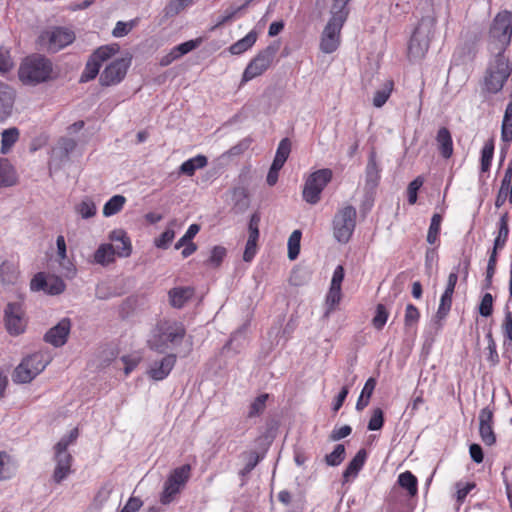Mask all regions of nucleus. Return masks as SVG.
Returning a JSON list of instances; mask_svg holds the SVG:
<instances>
[{
    "mask_svg": "<svg viewBox=\"0 0 512 512\" xmlns=\"http://www.w3.org/2000/svg\"><path fill=\"white\" fill-rule=\"evenodd\" d=\"M139 24V18L131 19L128 22L118 21L112 31V35L116 38L124 37Z\"/></svg>",
    "mask_w": 512,
    "mask_h": 512,
    "instance_id": "nucleus-49",
    "label": "nucleus"
},
{
    "mask_svg": "<svg viewBox=\"0 0 512 512\" xmlns=\"http://www.w3.org/2000/svg\"><path fill=\"white\" fill-rule=\"evenodd\" d=\"M113 489L114 486L111 482L107 481L103 483L95 494L93 501L90 504V509L94 510L95 512H99L110 498Z\"/></svg>",
    "mask_w": 512,
    "mask_h": 512,
    "instance_id": "nucleus-25",
    "label": "nucleus"
},
{
    "mask_svg": "<svg viewBox=\"0 0 512 512\" xmlns=\"http://www.w3.org/2000/svg\"><path fill=\"white\" fill-rule=\"evenodd\" d=\"M260 221H261V215L258 211L254 212L250 216V219L248 222V232H249L248 239H253V240L258 241L259 235H260V232H259Z\"/></svg>",
    "mask_w": 512,
    "mask_h": 512,
    "instance_id": "nucleus-60",
    "label": "nucleus"
},
{
    "mask_svg": "<svg viewBox=\"0 0 512 512\" xmlns=\"http://www.w3.org/2000/svg\"><path fill=\"white\" fill-rule=\"evenodd\" d=\"M76 211L83 219H89L96 214V205L90 198H85L76 206Z\"/></svg>",
    "mask_w": 512,
    "mask_h": 512,
    "instance_id": "nucleus-54",
    "label": "nucleus"
},
{
    "mask_svg": "<svg viewBox=\"0 0 512 512\" xmlns=\"http://www.w3.org/2000/svg\"><path fill=\"white\" fill-rule=\"evenodd\" d=\"M367 453L365 449H360L353 459L349 462L343 472V478L348 481L350 477H356L365 464Z\"/></svg>",
    "mask_w": 512,
    "mask_h": 512,
    "instance_id": "nucleus-24",
    "label": "nucleus"
},
{
    "mask_svg": "<svg viewBox=\"0 0 512 512\" xmlns=\"http://www.w3.org/2000/svg\"><path fill=\"white\" fill-rule=\"evenodd\" d=\"M4 323L7 332L12 336H18L25 332V310L21 302H9L4 309Z\"/></svg>",
    "mask_w": 512,
    "mask_h": 512,
    "instance_id": "nucleus-14",
    "label": "nucleus"
},
{
    "mask_svg": "<svg viewBox=\"0 0 512 512\" xmlns=\"http://www.w3.org/2000/svg\"><path fill=\"white\" fill-rule=\"evenodd\" d=\"M175 363L176 354H160L150 361L147 375L155 381H162L170 374Z\"/></svg>",
    "mask_w": 512,
    "mask_h": 512,
    "instance_id": "nucleus-16",
    "label": "nucleus"
},
{
    "mask_svg": "<svg viewBox=\"0 0 512 512\" xmlns=\"http://www.w3.org/2000/svg\"><path fill=\"white\" fill-rule=\"evenodd\" d=\"M442 220H443V217L439 213H434L431 218V222H430V226H429L427 238H426L427 242L431 245L435 244L439 238Z\"/></svg>",
    "mask_w": 512,
    "mask_h": 512,
    "instance_id": "nucleus-42",
    "label": "nucleus"
},
{
    "mask_svg": "<svg viewBox=\"0 0 512 512\" xmlns=\"http://www.w3.org/2000/svg\"><path fill=\"white\" fill-rule=\"evenodd\" d=\"M393 87H394L393 80H387L384 83L383 88L380 90H377L375 92L374 98H373V105L377 108L382 107L389 99L391 92L393 90Z\"/></svg>",
    "mask_w": 512,
    "mask_h": 512,
    "instance_id": "nucleus-43",
    "label": "nucleus"
},
{
    "mask_svg": "<svg viewBox=\"0 0 512 512\" xmlns=\"http://www.w3.org/2000/svg\"><path fill=\"white\" fill-rule=\"evenodd\" d=\"M100 68V63H98L92 56H90L85 64L83 72L81 73L79 82L87 83L95 79L99 74Z\"/></svg>",
    "mask_w": 512,
    "mask_h": 512,
    "instance_id": "nucleus-39",
    "label": "nucleus"
},
{
    "mask_svg": "<svg viewBox=\"0 0 512 512\" xmlns=\"http://www.w3.org/2000/svg\"><path fill=\"white\" fill-rule=\"evenodd\" d=\"M191 466L189 464L175 468L164 483L163 491L160 495V502L168 505L174 501L190 478Z\"/></svg>",
    "mask_w": 512,
    "mask_h": 512,
    "instance_id": "nucleus-11",
    "label": "nucleus"
},
{
    "mask_svg": "<svg viewBox=\"0 0 512 512\" xmlns=\"http://www.w3.org/2000/svg\"><path fill=\"white\" fill-rule=\"evenodd\" d=\"M15 171L7 159L0 158V187H9L15 184Z\"/></svg>",
    "mask_w": 512,
    "mask_h": 512,
    "instance_id": "nucleus-34",
    "label": "nucleus"
},
{
    "mask_svg": "<svg viewBox=\"0 0 512 512\" xmlns=\"http://www.w3.org/2000/svg\"><path fill=\"white\" fill-rule=\"evenodd\" d=\"M333 172L329 168L319 169L309 175L302 191L303 199L311 204H317L321 199V193L332 180Z\"/></svg>",
    "mask_w": 512,
    "mask_h": 512,
    "instance_id": "nucleus-10",
    "label": "nucleus"
},
{
    "mask_svg": "<svg viewBox=\"0 0 512 512\" xmlns=\"http://www.w3.org/2000/svg\"><path fill=\"white\" fill-rule=\"evenodd\" d=\"M429 31L424 30V21L414 29L408 43V58L410 61L423 59L430 46Z\"/></svg>",
    "mask_w": 512,
    "mask_h": 512,
    "instance_id": "nucleus-15",
    "label": "nucleus"
},
{
    "mask_svg": "<svg viewBox=\"0 0 512 512\" xmlns=\"http://www.w3.org/2000/svg\"><path fill=\"white\" fill-rule=\"evenodd\" d=\"M346 20L347 18L341 14H331L321 36L320 49L324 53L330 54L336 51L340 43V32Z\"/></svg>",
    "mask_w": 512,
    "mask_h": 512,
    "instance_id": "nucleus-12",
    "label": "nucleus"
},
{
    "mask_svg": "<svg viewBox=\"0 0 512 512\" xmlns=\"http://www.w3.org/2000/svg\"><path fill=\"white\" fill-rule=\"evenodd\" d=\"M192 0H170L164 8V15L172 18L178 15Z\"/></svg>",
    "mask_w": 512,
    "mask_h": 512,
    "instance_id": "nucleus-50",
    "label": "nucleus"
},
{
    "mask_svg": "<svg viewBox=\"0 0 512 512\" xmlns=\"http://www.w3.org/2000/svg\"><path fill=\"white\" fill-rule=\"evenodd\" d=\"M345 455V446L343 444H337L334 450L325 456V462L328 466H338L343 462Z\"/></svg>",
    "mask_w": 512,
    "mask_h": 512,
    "instance_id": "nucleus-47",
    "label": "nucleus"
},
{
    "mask_svg": "<svg viewBox=\"0 0 512 512\" xmlns=\"http://www.w3.org/2000/svg\"><path fill=\"white\" fill-rule=\"evenodd\" d=\"M302 232L294 230L288 239V257L290 260H295L300 253V241Z\"/></svg>",
    "mask_w": 512,
    "mask_h": 512,
    "instance_id": "nucleus-45",
    "label": "nucleus"
},
{
    "mask_svg": "<svg viewBox=\"0 0 512 512\" xmlns=\"http://www.w3.org/2000/svg\"><path fill=\"white\" fill-rule=\"evenodd\" d=\"M15 468L6 452H0V481L12 477Z\"/></svg>",
    "mask_w": 512,
    "mask_h": 512,
    "instance_id": "nucleus-46",
    "label": "nucleus"
},
{
    "mask_svg": "<svg viewBox=\"0 0 512 512\" xmlns=\"http://www.w3.org/2000/svg\"><path fill=\"white\" fill-rule=\"evenodd\" d=\"M19 272L15 265L10 261L2 262L0 266L1 281L5 284H14L18 279Z\"/></svg>",
    "mask_w": 512,
    "mask_h": 512,
    "instance_id": "nucleus-41",
    "label": "nucleus"
},
{
    "mask_svg": "<svg viewBox=\"0 0 512 512\" xmlns=\"http://www.w3.org/2000/svg\"><path fill=\"white\" fill-rule=\"evenodd\" d=\"M132 57L117 58L110 62L99 77V83L102 87L115 86L122 82L131 65Z\"/></svg>",
    "mask_w": 512,
    "mask_h": 512,
    "instance_id": "nucleus-13",
    "label": "nucleus"
},
{
    "mask_svg": "<svg viewBox=\"0 0 512 512\" xmlns=\"http://www.w3.org/2000/svg\"><path fill=\"white\" fill-rule=\"evenodd\" d=\"M419 318L420 312L418 308L411 303L407 304L404 317L405 327L409 328L414 326L418 323Z\"/></svg>",
    "mask_w": 512,
    "mask_h": 512,
    "instance_id": "nucleus-61",
    "label": "nucleus"
},
{
    "mask_svg": "<svg viewBox=\"0 0 512 512\" xmlns=\"http://www.w3.org/2000/svg\"><path fill=\"white\" fill-rule=\"evenodd\" d=\"M291 152V141L289 138H283L276 150L273 161L280 163L284 166Z\"/></svg>",
    "mask_w": 512,
    "mask_h": 512,
    "instance_id": "nucleus-48",
    "label": "nucleus"
},
{
    "mask_svg": "<svg viewBox=\"0 0 512 512\" xmlns=\"http://www.w3.org/2000/svg\"><path fill=\"white\" fill-rule=\"evenodd\" d=\"M109 240L115 243L123 242V246L116 244L115 246L110 243H104L94 252V263L108 266L115 262V256L121 258L129 257L132 254L131 239L124 229H114L109 233Z\"/></svg>",
    "mask_w": 512,
    "mask_h": 512,
    "instance_id": "nucleus-4",
    "label": "nucleus"
},
{
    "mask_svg": "<svg viewBox=\"0 0 512 512\" xmlns=\"http://www.w3.org/2000/svg\"><path fill=\"white\" fill-rule=\"evenodd\" d=\"M257 40L256 31H250L245 37L233 43L229 47V52L233 55H240L249 50Z\"/></svg>",
    "mask_w": 512,
    "mask_h": 512,
    "instance_id": "nucleus-29",
    "label": "nucleus"
},
{
    "mask_svg": "<svg viewBox=\"0 0 512 512\" xmlns=\"http://www.w3.org/2000/svg\"><path fill=\"white\" fill-rule=\"evenodd\" d=\"M493 411L485 407L479 414V433L484 444L491 446L496 442V436L492 428Z\"/></svg>",
    "mask_w": 512,
    "mask_h": 512,
    "instance_id": "nucleus-20",
    "label": "nucleus"
},
{
    "mask_svg": "<svg viewBox=\"0 0 512 512\" xmlns=\"http://www.w3.org/2000/svg\"><path fill=\"white\" fill-rule=\"evenodd\" d=\"M509 215L508 212H505L499 219L498 223V235L496 236L494 240V247L493 250H499L502 249L505 246V243L509 236Z\"/></svg>",
    "mask_w": 512,
    "mask_h": 512,
    "instance_id": "nucleus-30",
    "label": "nucleus"
},
{
    "mask_svg": "<svg viewBox=\"0 0 512 512\" xmlns=\"http://www.w3.org/2000/svg\"><path fill=\"white\" fill-rule=\"evenodd\" d=\"M424 183V179L422 176L416 177L413 181H411L407 187L408 194V203L413 205L417 202L418 199V191L422 187Z\"/></svg>",
    "mask_w": 512,
    "mask_h": 512,
    "instance_id": "nucleus-56",
    "label": "nucleus"
},
{
    "mask_svg": "<svg viewBox=\"0 0 512 512\" xmlns=\"http://www.w3.org/2000/svg\"><path fill=\"white\" fill-rule=\"evenodd\" d=\"M51 59L40 53L25 57L18 69V78L24 85L36 86L58 79Z\"/></svg>",
    "mask_w": 512,
    "mask_h": 512,
    "instance_id": "nucleus-1",
    "label": "nucleus"
},
{
    "mask_svg": "<svg viewBox=\"0 0 512 512\" xmlns=\"http://www.w3.org/2000/svg\"><path fill=\"white\" fill-rule=\"evenodd\" d=\"M242 456L245 458L246 463L245 466L239 471V476L242 478V485H244L246 482V477L263 459V456H261L256 451L245 452L242 454Z\"/></svg>",
    "mask_w": 512,
    "mask_h": 512,
    "instance_id": "nucleus-31",
    "label": "nucleus"
},
{
    "mask_svg": "<svg viewBox=\"0 0 512 512\" xmlns=\"http://www.w3.org/2000/svg\"><path fill=\"white\" fill-rule=\"evenodd\" d=\"M19 129L17 127H11L8 129H5L1 133V153L7 154L12 146L18 141L19 139Z\"/></svg>",
    "mask_w": 512,
    "mask_h": 512,
    "instance_id": "nucleus-35",
    "label": "nucleus"
},
{
    "mask_svg": "<svg viewBox=\"0 0 512 512\" xmlns=\"http://www.w3.org/2000/svg\"><path fill=\"white\" fill-rule=\"evenodd\" d=\"M202 41H203V39L201 37L192 39V40L183 42L179 45H176L175 47H173V50L180 58V57L188 54L189 52L195 50L196 48H198L201 45Z\"/></svg>",
    "mask_w": 512,
    "mask_h": 512,
    "instance_id": "nucleus-53",
    "label": "nucleus"
},
{
    "mask_svg": "<svg viewBox=\"0 0 512 512\" xmlns=\"http://www.w3.org/2000/svg\"><path fill=\"white\" fill-rule=\"evenodd\" d=\"M280 49V42L273 41L266 48L260 50L246 66L241 79V86L257 76L266 72L273 63L276 54Z\"/></svg>",
    "mask_w": 512,
    "mask_h": 512,
    "instance_id": "nucleus-7",
    "label": "nucleus"
},
{
    "mask_svg": "<svg viewBox=\"0 0 512 512\" xmlns=\"http://www.w3.org/2000/svg\"><path fill=\"white\" fill-rule=\"evenodd\" d=\"M511 74V62L505 54L497 52L494 60L488 64L481 81L482 95L486 97V95H495L502 91Z\"/></svg>",
    "mask_w": 512,
    "mask_h": 512,
    "instance_id": "nucleus-3",
    "label": "nucleus"
},
{
    "mask_svg": "<svg viewBox=\"0 0 512 512\" xmlns=\"http://www.w3.org/2000/svg\"><path fill=\"white\" fill-rule=\"evenodd\" d=\"M75 33L69 28L55 26L44 30L38 37V44L50 53H57L75 41Z\"/></svg>",
    "mask_w": 512,
    "mask_h": 512,
    "instance_id": "nucleus-9",
    "label": "nucleus"
},
{
    "mask_svg": "<svg viewBox=\"0 0 512 512\" xmlns=\"http://www.w3.org/2000/svg\"><path fill=\"white\" fill-rule=\"evenodd\" d=\"M452 297L453 294L448 293V291H444L441 298L438 310L435 314V319L437 321H441L446 318L452 306Z\"/></svg>",
    "mask_w": 512,
    "mask_h": 512,
    "instance_id": "nucleus-44",
    "label": "nucleus"
},
{
    "mask_svg": "<svg viewBox=\"0 0 512 512\" xmlns=\"http://www.w3.org/2000/svg\"><path fill=\"white\" fill-rule=\"evenodd\" d=\"M227 255L225 247L216 245L210 251V256L204 261V265L211 268H219Z\"/></svg>",
    "mask_w": 512,
    "mask_h": 512,
    "instance_id": "nucleus-38",
    "label": "nucleus"
},
{
    "mask_svg": "<svg viewBox=\"0 0 512 512\" xmlns=\"http://www.w3.org/2000/svg\"><path fill=\"white\" fill-rule=\"evenodd\" d=\"M177 221L176 219H172L169 221L167 228L163 233L159 235V237H156L154 239V245L155 247L159 249L166 250L169 248L170 244L172 243L174 237H175V231L173 229L174 226H176Z\"/></svg>",
    "mask_w": 512,
    "mask_h": 512,
    "instance_id": "nucleus-33",
    "label": "nucleus"
},
{
    "mask_svg": "<svg viewBox=\"0 0 512 512\" xmlns=\"http://www.w3.org/2000/svg\"><path fill=\"white\" fill-rule=\"evenodd\" d=\"M208 163V159L204 155H197L184 161L179 167V173L187 176H193L197 169L204 168Z\"/></svg>",
    "mask_w": 512,
    "mask_h": 512,
    "instance_id": "nucleus-26",
    "label": "nucleus"
},
{
    "mask_svg": "<svg viewBox=\"0 0 512 512\" xmlns=\"http://www.w3.org/2000/svg\"><path fill=\"white\" fill-rule=\"evenodd\" d=\"M388 315L389 313L386 306L381 303L378 304L376 306L375 316L372 320L374 327L378 330H381L387 322Z\"/></svg>",
    "mask_w": 512,
    "mask_h": 512,
    "instance_id": "nucleus-57",
    "label": "nucleus"
},
{
    "mask_svg": "<svg viewBox=\"0 0 512 512\" xmlns=\"http://www.w3.org/2000/svg\"><path fill=\"white\" fill-rule=\"evenodd\" d=\"M51 361L49 354H28L14 369L11 377L16 384L30 383Z\"/></svg>",
    "mask_w": 512,
    "mask_h": 512,
    "instance_id": "nucleus-6",
    "label": "nucleus"
},
{
    "mask_svg": "<svg viewBox=\"0 0 512 512\" xmlns=\"http://www.w3.org/2000/svg\"><path fill=\"white\" fill-rule=\"evenodd\" d=\"M384 424L383 411L380 408H376L368 423V430L376 431L380 430Z\"/></svg>",
    "mask_w": 512,
    "mask_h": 512,
    "instance_id": "nucleus-63",
    "label": "nucleus"
},
{
    "mask_svg": "<svg viewBox=\"0 0 512 512\" xmlns=\"http://www.w3.org/2000/svg\"><path fill=\"white\" fill-rule=\"evenodd\" d=\"M200 231V225L199 224H191L186 233L175 243L174 248L176 250L182 248L184 244L192 243L194 237L198 234Z\"/></svg>",
    "mask_w": 512,
    "mask_h": 512,
    "instance_id": "nucleus-58",
    "label": "nucleus"
},
{
    "mask_svg": "<svg viewBox=\"0 0 512 512\" xmlns=\"http://www.w3.org/2000/svg\"><path fill=\"white\" fill-rule=\"evenodd\" d=\"M495 142L494 138H489L481 149L480 170L486 173L490 170L494 156Z\"/></svg>",
    "mask_w": 512,
    "mask_h": 512,
    "instance_id": "nucleus-28",
    "label": "nucleus"
},
{
    "mask_svg": "<svg viewBox=\"0 0 512 512\" xmlns=\"http://www.w3.org/2000/svg\"><path fill=\"white\" fill-rule=\"evenodd\" d=\"M399 485L408 491L410 496H415L418 491L417 478L410 472L405 471L398 476Z\"/></svg>",
    "mask_w": 512,
    "mask_h": 512,
    "instance_id": "nucleus-40",
    "label": "nucleus"
},
{
    "mask_svg": "<svg viewBox=\"0 0 512 512\" xmlns=\"http://www.w3.org/2000/svg\"><path fill=\"white\" fill-rule=\"evenodd\" d=\"M15 97V90L0 81V123H4L12 115Z\"/></svg>",
    "mask_w": 512,
    "mask_h": 512,
    "instance_id": "nucleus-19",
    "label": "nucleus"
},
{
    "mask_svg": "<svg viewBox=\"0 0 512 512\" xmlns=\"http://www.w3.org/2000/svg\"><path fill=\"white\" fill-rule=\"evenodd\" d=\"M71 330V320L69 318L61 319L55 326L50 328L44 335V341L58 348L67 342Z\"/></svg>",
    "mask_w": 512,
    "mask_h": 512,
    "instance_id": "nucleus-18",
    "label": "nucleus"
},
{
    "mask_svg": "<svg viewBox=\"0 0 512 512\" xmlns=\"http://www.w3.org/2000/svg\"><path fill=\"white\" fill-rule=\"evenodd\" d=\"M193 288L174 287L169 292V301L172 307L182 308L193 295Z\"/></svg>",
    "mask_w": 512,
    "mask_h": 512,
    "instance_id": "nucleus-23",
    "label": "nucleus"
},
{
    "mask_svg": "<svg viewBox=\"0 0 512 512\" xmlns=\"http://www.w3.org/2000/svg\"><path fill=\"white\" fill-rule=\"evenodd\" d=\"M126 203V198L123 195L112 196L103 207V215L110 217L120 212Z\"/></svg>",
    "mask_w": 512,
    "mask_h": 512,
    "instance_id": "nucleus-37",
    "label": "nucleus"
},
{
    "mask_svg": "<svg viewBox=\"0 0 512 512\" xmlns=\"http://www.w3.org/2000/svg\"><path fill=\"white\" fill-rule=\"evenodd\" d=\"M342 298L341 288L330 286L329 291L326 295V305L328 306V311L330 312L335 309V307L340 303Z\"/></svg>",
    "mask_w": 512,
    "mask_h": 512,
    "instance_id": "nucleus-59",
    "label": "nucleus"
},
{
    "mask_svg": "<svg viewBox=\"0 0 512 512\" xmlns=\"http://www.w3.org/2000/svg\"><path fill=\"white\" fill-rule=\"evenodd\" d=\"M512 38V12L503 10L496 14L490 29L489 41L496 45L497 52L505 54Z\"/></svg>",
    "mask_w": 512,
    "mask_h": 512,
    "instance_id": "nucleus-5",
    "label": "nucleus"
},
{
    "mask_svg": "<svg viewBox=\"0 0 512 512\" xmlns=\"http://www.w3.org/2000/svg\"><path fill=\"white\" fill-rule=\"evenodd\" d=\"M47 280L48 278L43 272H39L31 279L30 282V289L32 291L38 292V291H44L47 287Z\"/></svg>",
    "mask_w": 512,
    "mask_h": 512,
    "instance_id": "nucleus-64",
    "label": "nucleus"
},
{
    "mask_svg": "<svg viewBox=\"0 0 512 512\" xmlns=\"http://www.w3.org/2000/svg\"><path fill=\"white\" fill-rule=\"evenodd\" d=\"M381 168L376 160V152L372 150L365 169V190H375L379 185Z\"/></svg>",
    "mask_w": 512,
    "mask_h": 512,
    "instance_id": "nucleus-21",
    "label": "nucleus"
},
{
    "mask_svg": "<svg viewBox=\"0 0 512 512\" xmlns=\"http://www.w3.org/2000/svg\"><path fill=\"white\" fill-rule=\"evenodd\" d=\"M493 313V297L490 293H485L479 305V314L483 317H489Z\"/></svg>",
    "mask_w": 512,
    "mask_h": 512,
    "instance_id": "nucleus-62",
    "label": "nucleus"
},
{
    "mask_svg": "<svg viewBox=\"0 0 512 512\" xmlns=\"http://www.w3.org/2000/svg\"><path fill=\"white\" fill-rule=\"evenodd\" d=\"M53 450L54 461L56 465L53 471L52 478L55 483L60 484L72 472L71 466L73 462V457L69 451H63L58 449Z\"/></svg>",
    "mask_w": 512,
    "mask_h": 512,
    "instance_id": "nucleus-17",
    "label": "nucleus"
},
{
    "mask_svg": "<svg viewBox=\"0 0 512 512\" xmlns=\"http://www.w3.org/2000/svg\"><path fill=\"white\" fill-rule=\"evenodd\" d=\"M79 437L78 428H73L68 435L63 436L53 447V449L68 451V447L73 445Z\"/></svg>",
    "mask_w": 512,
    "mask_h": 512,
    "instance_id": "nucleus-55",
    "label": "nucleus"
},
{
    "mask_svg": "<svg viewBox=\"0 0 512 512\" xmlns=\"http://www.w3.org/2000/svg\"><path fill=\"white\" fill-rule=\"evenodd\" d=\"M119 50V44L112 43L98 47L90 56H92L102 66L104 61L117 54Z\"/></svg>",
    "mask_w": 512,
    "mask_h": 512,
    "instance_id": "nucleus-36",
    "label": "nucleus"
},
{
    "mask_svg": "<svg viewBox=\"0 0 512 512\" xmlns=\"http://www.w3.org/2000/svg\"><path fill=\"white\" fill-rule=\"evenodd\" d=\"M232 198L234 200L233 209L236 212H244L250 205L249 192L247 188L238 186L232 190Z\"/></svg>",
    "mask_w": 512,
    "mask_h": 512,
    "instance_id": "nucleus-27",
    "label": "nucleus"
},
{
    "mask_svg": "<svg viewBox=\"0 0 512 512\" xmlns=\"http://www.w3.org/2000/svg\"><path fill=\"white\" fill-rule=\"evenodd\" d=\"M66 284L62 278L52 276L47 280V287L45 293L48 295H59L64 292Z\"/></svg>",
    "mask_w": 512,
    "mask_h": 512,
    "instance_id": "nucleus-52",
    "label": "nucleus"
},
{
    "mask_svg": "<svg viewBox=\"0 0 512 512\" xmlns=\"http://www.w3.org/2000/svg\"><path fill=\"white\" fill-rule=\"evenodd\" d=\"M438 150L444 159H449L453 154V140L451 132L446 127H441L436 135Z\"/></svg>",
    "mask_w": 512,
    "mask_h": 512,
    "instance_id": "nucleus-22",
    "label": "nucleus"
},
{
    "mask_svg": "<svg viewBox=\"0 0 512 512\" xmlns=\"http://www.w3.org/2000/svg\"><path fill=\"white\" fill-rule=\"evenodd\" d=\"M357 211L352 205L339 209L332 220L334 238L341 244L348 243L356 227Z\"/></svg>",
    "mask_w": 512,
    "mask_h": 512,
    "instance_id": "nucleus-8",
    "label": "nucleus"
},
{
    "mask_svg": "<svg viewBox=\"0 0 512 512\" xmlns=\"http://www.w3.org/2000/svg\"><path fill=\"white\" fill-rule=\"evenodd\" d=\"M268 397V394H261L260 396L256 397L249 406L247 417L254 418L259 416L266 407V401Z\"/></svg>",
    "mask_w": 512,
    "mask_h": 512,
    "instance_id": "nucleus-51",
    "label": "nucleus"
},
{
    "mask_svg": "<svg viewBox=\"0 0 512 512\" xmlns=\"http://www.w3.org/2000/svg\"><path fill=\"white\" fill-rule=\"evenodd\" d=\"M501 140L510 144L512 142V101L506 106L502 125H501Z\"/></svg>",
    "mask_w": 512,
    "mask_h": 512,
    "instance_id": "nucleus-32",
    "label": "nucleus"
},
{
    "mask_svg": "<svg viewBox=\"0 0 512 512\" xmlns=\"http://www.w3.org/2000/svg\"><path fill=\"white\" fill-rule=\"evenodd\" d=\"M186 335V329L181 322L168 319H160L151 330L148 339L152 350L163 352L177 348Z\"/></svg>",
    "mask_w": 512,
    "mask_h": 512,
    "instance_id": "nucleus-2",
    "label": "nucleus"
}]
</instances>
